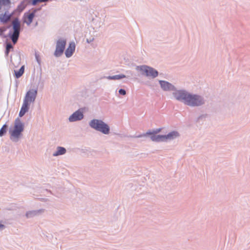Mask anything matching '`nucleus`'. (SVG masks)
<instances>
[{"label": "nucleus", "instance_id": "obj_22", "mask_svg": "<svg viewBox=\"0 0 250 250\" xmlns=\"http://www.w3.org/2000/svg\"><path fill=\"white\" fill-rule=\"evenodd\" d=\"M12 47V46L10 44H8L6 45V53L7 54L9 52V50Z\"/></svg>", "mask_w": 250, "mask_h": 250}, {"label": "nucleus", "instance_id": "obj_20", "mask_svg": "<svg viewBox=\"0 0 250 250\" xmlns=\"http://www.w3.org/2000/svg\"><path fill=\"white\" fill-rule=\"evenodd\" d=\"M125 76L124 75H115V76H112V77H110V76L109 77L108 79H109L115 80V79H120L123 78H125Z\"/></svg>", "mask_w": 250, "mask_h": 250}, {"label": "nucleus", "instance_id": "obj_13", "mask_svg": "<svg viewBox=\"0 0 250 250\" xmlns=\"http://www.w3.org/2000/svg\"><path fill=\"white\" fill-rule=\"evenodd\" d=\"M179 135V133L177 131H172L169 133L167 135H164V141H166L167 140H172L176 137H178Z\"/></svg>", "mask_w": 250, "mask_h": 250}, {"label": "nucleus", "instance_id": "obj_10", "mask_svg": "<svg viewBox=\"0 0 250 250\" xmlns=\"http://www.w3.org/2000/svg\"><path fill=\"white\" fill-rule=\"evenodd\" d=\"M75 49V44L74 42H71L69 43L68 47L65 51V54L67 57H71Z\"/></svg>", "mask_w": 250, "mask_h": 250}, {"label": "nucleus", "instance_id": "obj_21", "mask_svg": "<svg viewBox=\"0 0 250 250\" xmlns=\"http://www.w3.org/2000/svg\"><path fill=\"white\" fill-rule=\"evenodd\" d=\"M36 214L35 211H31L26 213V216L27 217H30L32 216V215H34Z\"/></svg>", "mask_w": 250, "mask_h": 250}, {"label": "nucleus", "instance_id": "obj_17", "mask_svg": "<svg viewBox=\"0 0 250 250\" xmlns=\"http://www.w3.org/2000/svg\"><path fill=\"white\" fill-rule=\"evenodd\" d=\"M24 66H22L21 68L18 71H15V74L16 78H20L21 76H22L24 72Z\"/></svg>", "mask_w": 250, "mask_h": 250}, {"label": "nucleus", "instance_id": "obj_3", "mask_svg": "<svg viewBox=\"0 0 250 250\" xmlns=\"http://www.w3.org/2000/svg\"><path fill=\"white\" fill-rule=\"evenodd\" d=\"M90 125L91 127L105 134H107L109 132V127L108 125L101 120H93L90 122Z\"/></svg>", "mask_w": 250, "mask_h": 250}, {"label": "nucleus", "instance_id": "obj_5", "mask_svg": "<svg viewBox=\"0 0 250 250\" xmlns=\"http://www.w3.org/2000/svg\"><path fill=\"white\" fill-rule=\"evenodd\" d=\"M143 75L148 77L155 78L158 75V72L153 68L147 66H141L139 67Z\"/></svg>", "mask_w": 250, "mask_h": 250}, {"label": "nucleus", "instance_id": "obj_23", "mask_svg": "<svg viewBox=\"0 0 250 250\" xmlns=\"http://www.w3.org/2000/svg\"><path fill=\"white\" fill-rule=\"evenodd\" d=\"M119 92L121 95H125L126 94L125 91L123 89H120L119 91Z\"/></svg>", "mask_w": 250, "mask_h": 250}, {"label": "nucleus", "instance_id": "obj_7", "mask_svg": "<svg viewBox=\"0 0 250 250\" xmlns=\"http://www.w3.org/2000/svg\"><path fill=\"white\" fill-rule=\"evenodd\" d=\"M66 45V41L63 39H60L58 41L56 45V48L55 55L56 56H60L63 52Z\"/></svg>", "mask_w": 250, "mask_h": 250}, {"label": "nucleus", "instance_id": "obj_19", "mask_svg": "<svg viewBox=\"0 0 250 250\" xmlns=\"http://www.w3.org/2000/svg\"><path fill=\"white\" fill-rule=\"evenodd\" d=\"M7 126L6 125H4L0 129V136H2L6 132L7 130Z\"/></svg>", "mask_w": 250, "mask_h": 250}, {"label": "nucleus", "instance_id": "obj_16", "mask_svg": "<svg viewBox=\"0 0 250 250\" xmlns=\"http://www.w3.org/2000/svg\"><path fill=\"white\" fill-rule=\"evenodd\" d=\"M66 150L64 147H58L57 148V151L55 153L53 154L54 156H58L60 155L63 154L65 153Z\"/></svg>", "mask_w": 250, "mask_h": 250}, {"label": "nucleus", "instance_id": "obj_2", "mask_svg": "<svg viewBox=\"0 0 250 250\" xmlns=\"http://www.w3.org/2000/svg\"><path fill=\"white\" fill-rule=\"evenodd\" d=\"M23 129V124L19 118H17L15 121L14 127L9 130L10 139L14 141H17L21 136Z\"/></svg>", "mask_w": 250, "mask_h": 250}, {"label": "nucleus", "instance_id": "obj_15", "mask_svg": "<svg viewBox=\"0 0 250 250\" xmlns=\"http://www.w3.org/2000/svg\"><path fill=\"white\" fill-rule=\"evenodd\" d=\"M29 104L23 102L22 107L19 113V116L22 117L25 113L28 111Z\"/></svg>", "mask_w": 250, "mask_h": 250}, {"label": "nucleus", "instance_id": "obj_8", "mask_svg": "<svg viewBox=\"0 0 250 250\" xmlns=\"http://www.w3.org/2000/svg\"><path fill=\"white\" fill-rule=\"evenodd\" d=\"M37 91L36 90H30L28 91L25 97L23 102L30 104L31 103L34 102L36 97Z\"/></svg>", "mask_w": 250, "mask_h": 250}, {"label": "nucleus", "instance_id": "obj_1", "mask_svg": "<svg viewBox=\"0 0 250 250\" xmlns=\"http://www.w3.org/2000/svg\"><path fill=\"white\" fill-rule=\"evenodd\" d=\"M175 98L183 101L186 104L191 106H198L204 103L202 99L197 95H192L186 92L177 91L174 93Z\"/></svg>", "mask_w": 250, "mask_h": 250}, {"label": "nucleus", "instance_id": "obj_12", "mask_svg": "<svg viewBox=\"0 0 250 250\" xmlns=\"http://www.w3.org/2000/svg\"><path fill=\"white\" fill-rule=\"evenodd\" d=\"M35 17V12L31 13H27L24 16V21L28 25L31 23L33 21V19Z\"/></svg>", "mask_w": 250, "mask_h": 250}, {"label": "nucleus", "instance_id": "obj_24", "mask_svg": "<svg viewBox=\"0 0 250 250\" xmlns=\"http://www.w3.org/2000/svg\"><path fill=\"white\" fill-rule=\"evenodd\" d=\"M3 228H4V226L0 223V229H3Z\"/></svg>", "mask_w": 250, "mask_h": 250}, {"label": "nucleus", "instance_id": "obj_9", "mask_svg": "<svg viewBox=\"0 0 250 250\" xmlns=\"http://www.w3.org/2000/svg\"><path fill=\"white\" fill-rule=\"evenodd\" d=\"M83 118V114L79 110L74 112L71 116H70L69 120L70 122H75L80 120Z\"/></svg>", "mask_w": 250, "mask_h": 250}, {"label": "nucleus", "instance_id": "obj_14", "mask_svg": "<svg viewBox=\"0 0 250 250\" xmlns=\"http://www.w3.org/2000/svg\"><path fill=\"white\" fill-rule=\"evenodd\" d=\"M12 16V14H9L7 12H5L0 16V21L4 23H6L10 20Z\"/></svg>", "mask_w": 250, "mask_h": 250}, {"label": "nucleus", "instance_id": "obj_11", "mask_svg": "<svg viewBox=\"0 0 250 250\" xmlns=\"http://www.w3.org/2000/svg\"><path fill=\"white\" fill-rule=\"evenodd\" d=\"M160 83L161 84V87L164 90H172L174 88L173 86L167 82L160 81Z\"/></svg>", "mask_w": 250, "mask_h": 250}, {"label": "nucleus", "instance_id": "obj_6", "mask_svg": "<svg viewBox=\"0 0 250 250\" xmlns=\"http://www.w3.org/2000/svg\"><path fill=\"white\" fill-rule=\"evenodd\" d=\"M161 129H157L156 130L153 131H148L146 134L140 135L138 137H140L142 136H145L146 135H151L150 138L152 141L156 142L165 141L164 135H156L155 134L161 131Z\"/></svg>", "mask_w": 250, "mask_h": 250}, {"label": "nucleus", "instance_id": "obj_4", "mask_svg": "<svg viewBox=\"0 0 250 250\" xmlns=\"http://www.w3.org/2000/svg\"><path fill=\"white\" fill-rule=\"evenodd\" d=\"M13 32L11 36V39L14 43L17 42L21 29V23L18 19L16 18L12 21Z\"/></svg>", "mask_w": 250, "mask_h": 250}, {"label": "nucleus", "instance_id": "obj_18", "mask_svg": "<svg viewBox=\"0 0 250 250\" xmlns=\"http://www.w3.org/2000/svg\"><path fill=\"white\" fill-rule=\"evenodd\" d=\"M10 3V0H0V9L3 6L9 5Z\"/></svg>", "mask_w": 250, "mask_h": 250}]
</instances>
